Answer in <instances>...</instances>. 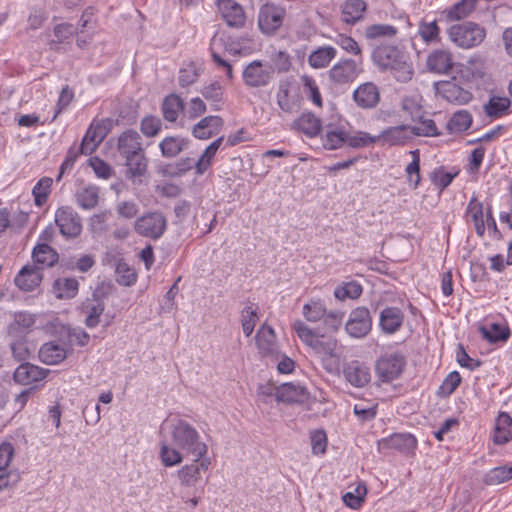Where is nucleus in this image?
<instances>
[{
  "instance_id": "nucleus-7",
  "label": "nucleus",
  "mask_w": 512,
  "mask_h": 512,
  "mask_svg": "<svg viewBox=\"0 0 512 512\" xmlns=\"http://www.w3.org/2000/svg\"><path fill=\"white\" fill-rule=\"evenodd\" d=\"M134 230L142 237L158 240L167 230V219L160 211H150L136 219Z\"/></svg>"
},
{
  "instance_id": "nucleus-38",
  "label": "nucleus",
  "mask_w": 512,
  "mask_h": 512,
  "mask_svg": "<svg viewBox=\"0 0 512 512\" xmlns=\"http://www.w3.org/2000/svg\"><path fill=\"white\" fill-rule=\"evenodd\" d=\"M79 291V282L76 278H57L52 284V292L58 299H72Z\"/></svg>"
},
{
  "instance_id": "nucleus-11",
  "label": "nucleus",
  "mask_w": 512,
  "mask_h": 512,
  "mask_svg": "<svg viewBox=\"0 0 512 512\" xmlns=\"http://www.w3.org/2000/svg\"><path fill=\"white\" fill-rule=\"evenodd\" d=\"M273 69L269 63L254 60L245 66L242 72L243 82L250 88L265 87L273 79Z\"/></svg>"
},
{
  "instance_id": "nucleus-27",
  "label": "nucleus",
  "mask_w": 512,
  "mask_h": 512,
  "mask_svg": "<svg viewBox=\"0 0 512 512\" xmlns=\"http://www.w3.org/2000/svg\"><path fill=\"white\" fill-rule=\"evenodd\" d=\"M42 281V275L38 267L24 266L15 276V285L26 292H31L37 288Z\"/></svg>"
},
{
  "instance_id": "nucleus-31",
  "label": "nucleus",
  "mask_w": 512,
  "mask_h": 512,
  "mask_svg": "<svg viewBox=\"0 0 512 512\" xmlns=\"http://www.w3.org/2000/svg\"><path fill=\"white\" fill-rule=\"evenodd\" d=\"M482 337L491 344L505 343L511 336V330L505 323H490L480 327Z\"/></svg>"
},
{
  "instance_id": "nucleus-53",
  "label": "nucleus",
  "mask_w": 512,
  "mask_h": 512,
  "mask_svg": "<svg viewBox=\"0 0 512 512\" xmlns=\"http://www.w3.org/2000/svg\"><path fill=\"white\" fill-rule=\"evenodd\" d=\"M458 174V170L447 172L444 166H439L430 173V180L432 184L442 192L452 183Z\"/></svg>"
},
{
  "instance_id": "nucleus-26",
  "label": "nucleus",
  "mask_w": 512,
  "mask_h": 512,
  "mask_svg": "<svg viewBox=\"0 0 512 512\" xmlns=\"http://www.w3.org/2000/svg\"><path fill=\"white\" fill-rule=\"evenodd\" d=\"M210 465V460L205 458V456L198 462L193 458V463L183 466L178 471V478L183 486L191 487L195 486L196 483L200 480V471L208 470Z\"/></svg>"
},
{
  "instance_id": "nucleus-21",
  "label": "nucleus",
  "mask_w": 512,
  "mask_h": 512,
  "mask_svg": "<svg viewBox=\"0 0 512 512\" xmlns=\"http://www.w3.org/2000/svg\"><path fill=\"white\" fill-rule=\"evenodd\" d=\"M49 370L31 364L29 362L21 363L13 373V379L21 385H30L42 381L48 375Z\"/></svg>"
},
{
  "instance_id": "nucleus-64",
  "label": "nucleus",
  "mask_w": 512,
  "mask_h": 512,
  "mask_svg": "<svg viewBox=\"0 0 512 512\" xmlns=\"http://www.w3.org/2000/svg\"><path fill=\"white\" fill-rule=\"evenodd\" d=\"M200 76V70L194 62H189L179 70L178 82L181 87L194 84Z\"/></svg>"
},
{
  "instance_id": "nucleus-30",
  "label": "nucleus",
  "mask_w": 512,
  "mask_h": 512,
  "mask_svg": "<svg viewBox=\"0 0 512 512\" xmlns=\"http://www.w3.org/2000/svg\"><path fill=\"white\" fill-rule=\"evenodd\" d=\"M185 103L183 99L175 94L171 93L164 97L161 103V112L165 121L174 123L177 121L179 114L184 111Z\"/></svg>"
},
{
  "instance_id": "nucleus-59",
  "label": "nucleus",
  "mask_w": 512,
  "mask_h": 512,
  "mask_svg": "<svg viewBox=\"0 0 512 512\" xmlns=\"http://www.w3.org/2000/svg\"><path fill=\"white\" fill-rule=\"evenodd\" d=\"M462 382V377L458 371L450 372L443 380L437 390V395L441 398H447L452 395Z\"/></svg>"
},
{
  "instance_id": "nucleus-40",
  "label": "nucleus",
  "mask_w": 512,
  "mask_h": 512,
  "mask_svg": "<svg viewBox=\"0 0 512 512\" xmlns=\"http://www.w3.org/2000/svg\"><path fill=\"white\" fill-rule=\"evenodd\" d=\"M294 126L308 137H315L322 130V122L311 112L303 113L294 121Z\"/></svg>"
},
{
  "instance_id": "nucleus-14",
  "label": "nucleus",
  "mask_w": 512,
  "mask_h": 512,
  "mask_svg": "<svg viewBox=\"0 0 512 512\" xmlns=\"http://www.w3.org/2000/svg\"><path fill=\"white\" fill-rule=\"evenodd\" d=\"M453 54L449 49H433L426 58V68L430 73L448 75L454 68Z\"/></svg>"
},
{
  "instance_id": "nucleus-1",
  "label": "nucleus",
  "mask_w": 512,
  "mask_h": 512,
  "mask_svg": "<svg viewBox=\"0 0 512 512\" xmlns=\"http://www.w3.org/2000/svg\"><path fill=\"white\" fill-rule=\"evenodd\" d=\"M371 59L380 72H389L397 82L407 83L414 76L410 54L398 45L382 44L375 47Z\"/></svg>"
},
{
  "instance_id": "nucleus-57",
  "label": "nucleus",
  "mask_w": 512,
  "mask_h": 512,
  "mask_svg": "<svg viewBox=\"0 0 512 512\" xmlns=\"http://www.w3.org/2000/svg\"><path fill=\"white\" fill-rule=\"evenodd\" d=\"M271 64L270 67L275 72L282 74L290 70L292 66L291 56L288 52L283 50H273L270 54Z\"/></svg>"
},
{
  "instance_id": "nucleus-49",
  "label": "nucleus",
  "mask_w": 512,
  "mask_h": 512,
  "mask_svg": "<svg viewBox=\"0 0 512 512\" xmlns=\"http://www.w3.org/2000/svg\"><path fill=\"white\" fill-rule=\"evenodd\" d=\"M258 319V306L247 302L246 306L241 311V325L246 337L251 336Z\"/></svg>"
},
{
  "instance_id": "nucleus-29",
  "label": "nucleus",
  "mask_w": 512,
  "mask_h": 512,
  "mask_svg": "<svg viewBox=\"0 0 512 512\" xmlns=\"http://www.w3.org/2000/svg\"><path fill=\"white\" fill-rule=\"evenodd\" d=\"M348 131L339 126L328 124L325 134L322 135V145L326 150H336L347 143Z\"/></svg>"
},
{
  "instance_id": "nucleus-51",
  "label": "nucleus",
  "mask_w": 512,
  "mask_h": 512,
  "mask_svg": "<svg viewBox=\"0 0 512 512\" xmlns=\"http://www.w3.org/2000/svg\"><path fill=\"white\" fill-rule=\"evenodd\" d=\"M412 156V161L406 166L405 173L407 177L408 184L416 189L421 183V174H420V151L415 149L410 151Z\"/></svg>"
},
{
  "instance_id": "nucleus-3",
  "label": "nucleus",
  "mask_w": 512,
  "mask_h": 512,
  "mask_svg": "<svg viewBox=\"0 0 512 512\" xmlns=\"http://www.w3.org/2000/svg\"><path fill=\"white\" fill-rule=\"evenodd\" d=\"M293 329L299 339L323 360L335 356L337 348V340L335 337L319 334L301 320L294 322Z\"/></svg>"
},
{
  "instance_id": "nucleus-4",
  "label": "nucleus",
  "mask_w": 512,
  "mask_h": 512,
  "mask_svg": "<svg viewBox=\"0 0 512 512\" xmlns=\"http://www.w3.org/2000/svg\"><path fill=\"white\" fill-rule=\"evenodd\" d=\"M449 40L462 49H470L480 45L486 37V30L479 24L467 21L451 25L447 29Z\"/></svg>"
},
{
  "instance_id": "nucleus-46",
  "label": "nucleus",
  "mask_w": 512,
  "mask_h": 512,
  "mask_svg": "<svg viewBox=\"0 0 512 512\" xmlns=\"http://www.w3.org/2000/svg\"><path fill=\"white\" fill-rule=\"evenodd\" d=\"M148 164L149 159L146 153H140L137 157L124 161V165L127 167V177L131 180H135L145 176L148 171Z\"/></svg>"
},
{
  "instance_id": "nucleus-56",
  "label": "nucleus",
  "mask_w": 512,
  "mask_h": 512,
  "mask_svg": "<svg viewBox=\"0 0 512 512\" xmlns=\"http://www.w3.org/2000/svg\"><path fill=\"white\" fill-rule=\"evenodd\" d=\"M201 94L207 101L211 102L213 110L218 111L221 109L223 102V88L218 81L205 86L201 90Z\"/></svg>"
},
{
  "instance_id": "nucleus-36",
  "label": "nucleus",
  "mask_w": 512,
  "mask_h": 512,
  "mask_svg": "<svg viewBox=\"0 0 512 512\" xmlns=\"http://www.w3.org/2000/svg\"><path fill=\"white\" fill-rule=\"evenodd\" d=\"M224 140V136L218 137L206 147L199 159L195 162V172L197 175H203L212 166L213 159Z\"/></svg>"
},
{
  "instance_id": "nucleus-33",
  "label": "nucleus",
  "mask_w": 512,
  "mask_h": 512,
  "mask_svg": "<svg viewBox=\"0 0 512 512\" xmlns=\"http://www.w3.org/2000/svg\"><path fill=\"white\" fill-rule=\"evenodd\" d=\"M367 4L363 0H346L341 6L342 21L354 25L363 18Z\"/></svg>"
},
{
  "instance_id": "nucleus-9",
  "label": "nucleus",
  "mask_w": 512,
  "mask_h": 512,
  "mask_svg": "<svg viewBox=\"0 0 512 512\" xmlns=\"http://www.w3.org/2000/svg\"><path fill=\"white\" fill-rule=\"evenodd\" d=\"M286 11L283 7L274 3H265L260 7L258 14V26L260 31L267 35H275L281 28Z\"/></svg>"
},
{
  "instance_id": "nucleus-43",
  "label": "nucleus",
  "mask_w": 512,
  "mask_h": 512,
  "mask_svg": "<svg viewBox=\"0 0 512 512\" xmlns=\"http://www.w3.org/2000/svg\"><path fill=\"white\" fill-rule=\"evenodd\" d=\"M35 324V318L27 312H18L14 315V320L9 324L7 332L10 336H20L31 330Z\"/></svg>"
},
{
  "instance_id": "nucleus-55",
  "label": "nucleus",
  "mask_w": 512,
  "mask_h": 512,
  "mask_svg": "<svg viewBox=\"0 0 512 512\" xmlns=\"http://www.w3.org/2000/svg\"><path fill=\"white\" fill-rule=\"evenodd\" d=\"M398 30L395 26L389 24H372L365 29V38L368 40H377L381 38H393Z\"/></svg>"
},
{
  "instance_id": "nucleus-48",
  "label": "nucleus",
  "mask_w": 512,
  "mask_h": 512,
  "mask_svg": "<svg viewBox=\"0 0 512 512\" xmlns=\"http://www.w3.org/2000/svg\"><path fill=\"white\" fill-rule=\"evenodd\" d=\"M159 457L165 467L179 465L183 461V454L176 446L172 447L166 440L160 442Z\"/></svg>"
},
{
  "instance_id": "nucleus-25",
  "label": "nucleus",
  "mask_w": 512,
  "mask_h": 512,
  "mask_svg": "<svg viewBox=\"0 0 512 512\" xmlns=\"http://www.w3.org/2000/svg\"><path fill=\"white\" fill-rule=\"evenodd\" d=\"M275 397L278 402L302 404L308 398V392L303 386L293 383H284L276 388Z\"/></svg>"
},
{
  "instance_id": "nucleus-28",
  "label": "nucleus",
  "mask_w": 512,
  "mask_h": 512,
  "mask_svg": "<svg viewBox=\"0 0 512 512\" xmlns=\"http://www.w3.org/2000/svg\"><path fill=\"white\" fill-rule=\"evenodd\" d=\"M190 145V140L182 136H166L159 143L164 158H175Z\"/></svg>"
},
{
  "instance_id": "nucleus-60",
  "label": "nucleus",
  "mask_w": 512,
  "mask_h": 512,
  "mask_svg": "<svg viewBox=\"0 0 512 512\" xmlns=\"http://www.w3.org/2000/svg\"><path fill=\"white\" fill-rule=\"evenodd\" d=\"M75 30L72 24L69 23H60L57 24L53 29V34L56 39H53L49 42V47L51 50H57L58 45L64 43L71 39L75 34Z\"/></svg>"
},
{
  "instance_id": "nucleus-16",
  "label": "nucleus",
  "mask_w": 512,
  "mask_h": 512,
  "mask_svg": "<svg viewBox=\"0 0 512 512\" xmlns=\"http://www.w3.org/2000/svg\"><path fill=\"white\" fill-rule=\"evenodd\" d=\"M405 314L396 306H387L379 314V327L382 333L393 335L398 332L404 323Z\"/></svg>"
},
{
  "instance_id": "nucleus-37",
  "label": "nucleus",
  "mask_w": 512,
  "mask_h": 512,
  "mask_svg": "<svg viewBox=\"0 0 512 512\" xmlns=\"http://www.w3.org/2000/svg\"><path fill=\"white\" fill-rule=\"evenodd\" d=\"M66 358L65 348L56 342H47L39 350V359L47 365H55Z\"/></svg>"
},
{
  "instance_id": "nucleus-50",
  "label": "nucleus",
  "mask_w": 512,
  "mask_h": 512,
  "mask_svg": "<svg viewBox=\"0 0 512 512\" xmlns=\"http://www.w3.org/2000/svg\"><path fill=\"white\" fill-rule=\"evenodd\" d=\"M512 479V465L498 466L489 470L483 478L484 484L488 486L499 485Z\"/></svg>"
},
{
  "instance_id": "nucleus-5",
  "label": "nucleus",
  "mask_w": 512,
  "mask_h": 512,
  "mask_svg": "<svg viewBox=\"0 0 512 512\" xmlns=\"http://www.w3.org/2000/svg\"><path fill=\"white\" fill-rule=\"evenodd\" d=\"M363 71L364 59L341 58L327 71V76L334 86H343L353 83Z\"/></svg>"
},
{
  "instance_id": "nucleus-8",
  "label": "nucleus",
  "mask_w": 512,
  "mask_h": 512,
  "mask_svg": "<svg viewBox=\"0 0 512 512\" xmlns=\"http://www.w3.org/2000/svg\"><path fill=\"white\" fill-rule=\"evenodd\" d=\"M373 318L370 310L365 306L352 309L345 323L346 333L355 339L365 338L372 330Z\"/></svg>"
},
{
  "instance_id": "nucleus-52",
  "label": "nucleus",
  "mask_w": 512,
  "mask_h": 512,
  "mask_svg": "<svg viewBox=\"0 0 512 512\" xmlns=\"http://www.w3.org/2000/svg\"><path fill=\"white\" fill-rule=\"evenodd\" d=\"M363 293V288L359 282L352 280L339 285L334 290V296L338 300L358 299Z\"/></svg>"
},
{
  "instance_id": "nucleus-10",
  "label": "nucleus",
  "mask_w": 512,
  "mask_h": 512,
  "mask_svg": "<svg viewBox=\"0 0 512 512\" xmlns=\"http://www.w3.org/2000/svg\"><path fill=\"white\" fill-rule=\"evenodd\" d=\"M55 223L66 239L77 238L82 232V221L71 206H61L55 212Z\"/></svg>"
},
{
  "instance_id": "nucleus-18",
  "label": "nucleus",
  "mask_w": 512,
  "mask_h": 512,
  "mask_svg": "<svg viewBox=\"0 0 512 512\" xmlns=\"http://www.w3.org/2000/svg\"><path fill=\"white\" fill-rule=\"evenodd\" d=\"M218 9L229 27L241 28L245 25L246 15L243 7L234 0H219Z\"/></svg>"
},
{
  "instance_id": "nucleus-34",
  "label": "nucleus",
  "mask_w": 512,
  "mask_h": 512,
  "mask_svg": "<svg viewBox=\"0 0 512 512\" xmlns=\"http://www.w3.org/2000/svg\"><path fill=\"white\" fill-rule=\"evenodd\" d=\"M32 258L41 269L53 267L59 261L57 251L47 243H38L32 251Z\"/></svg>"
},
{
  "instance_id": "nucleus-54",
  "label": "nucleus",
  "mask_w": 512,
  "mask_h": 512,
  "mask_svg": "<svg viewBox=\"0 0 512 512\" xmlns=\"http://www.w3.org/2000/svg\"><path fill=\"white\" fill-rule=\"evenodd\" d=\"M366 494H367L366 485L364 483H359L354 488V491L346 492L342 496V500L347 507H349L353 510H358L361 508L362 504L364 503Z\"/></svg>"
},
{
  "instance_id": "nucleus-45",
  "label": "nucleus",
  "mask_w": 512,
  "mask_h": 512,
  "mask_svg": "<svg viewBox=\"0 0 512 512\" xmlns=\"http://www.w3.org/2000/svg\"><path fill=\"white\" fill-rule=\"evenodd\" d=\"M75 198L79 207L91 210L98 205L99 188L96 185H87L76 192Z\"/></svg>"
},
{
  "instance_id": "nucleus-42",
  "label": "nucleus",
  "mask_w": 512,
  "mask_h": 512,
  "mask_svg": "<svg viewBox=\"0 0 512 512\" xmlns=\"http://www.w3.org/2000/svg\"><path fill=\"white\" fill-rule=\"evenodd\" d=\"M478 2L479 0H460L443 13L449 21H460L471 15Z\"/></svg>"
},
{
  "instance_id": "nucleus-12",
  "label": "nucleus",
  "mask_w": 512,
  "mask_h": 512,
  "mask_svg": "<svg viewBox=\"0 0 512 512\" xmlns=\"http://www.w3.org/2000/svg\"><path fill=\"white\" fill-rule=\"evenodd\" d=\"M418 445L416 437L411 433H393L377 441L379 452L395 450L401 454L414 453Z\"/></svg>"
},
{
  "instance_id": "nucleus-39",
  "label": "nucleus",
  "mask_w": 512,
  "mask_h": 512,
  "mask_svg": "<svg viewBox=\"0 0 512 512\" xmlns=\"http://www.w3.org/2000/svg\"><path fill=\"white\" fill-rule=\"evenodd\" d=\"M336 56L337 50L333 46L318 47L308 56V64L314 69L326 68Z\"/></svg>"
},
{
  "instance_id": "nucleus-20",
  "label": "nucleus",
  "mask_w": 512,
  "mask_h": 512,
  "mask_svg": "<svg viewBox=\"0 0 512 512\" xmlns=\"http://www.w3.org/2000/svg\"><path fill=\"white\" fill-rule=\"evenodd\" d=\"M105 310L103 299L93 294L92 298H87L82 302L81 313L85 316L84 324L87 328H96L101 322V316Z\"/></svg>"
},
{
  "instance_id": "nucleus-61",
  "label": "nucleus",
  "mask_w": 512,
  "mask_h": 512,
  "mask_svg": "<svg viewBox=\"0 0 512 512\" xmlns=\"http://www.w3.org/2000/svg\"><path fill=\"white\" fill-rule=\"evenodd\" d=\"M53 180L50 177L41 178L33 187L32 194L37 206H42L46 203L48 196L51 192Z\"/></svg>"
},
{
  "instance_id": "nucleus-44",
  "label": "nucleus",
  "mask_w": 512,
  "mask_h": 512,
  "mask_svg": "<svg viewBox=\"0 0 512 512\" xmlns=\"http://www.w3.org/2000/svg\"><path fill=\"white\" fill-rule=\"evenodd\" d=\"M142 146V138L134 129H126L117 138L116 149L119 155L133 149L140 150Z\"/></svg>"
},
{
  "instance_id": "nucleus-19",
  "label": "nucleus",
  "mask_w": 512,
  "mask_h": 512,
  "mask_svg": "<svg viewBox=\"0 0 512 512\" xmlns=\"http://www.w3.org/2000/svg\"><path fill=\"white\" fill-rule=\"evenodd\" d=\"M344 378L356 388L365 387L371 380L370 369L358 360H352L343 367Z\"/></svg>"
},
{
  "instance_id": "nucleus-62",
  "label": "nucleus",
  "mask_w": 512,
  "mask_h": 512,
  "mask_svg": "<svg viewBox=\"0 0 512 512\" xmlns=\"http://www.w3.org/2000/svg\"><path fill=\"white\" fill-rule=\"evenodd\" d=\"M335 43L346 53L354 56V58L364 59L360 45L351 36L346 34H338L335 38Z\"/></svg>"
},
{
  "instance_id": "nucleus-24",
  "label": "nucleus",
  "mask_w": 512,
  "mask_h": 512,
  "mask_svg": "<svg viewBox=\"0 0 512 512\" xmlns=\"http://www.w3.org/2000/svg\"><path fill=\"white\" fill-rule=\"evenodd\" d=\"M411 128L412 126L408 124L388 127L382 130L378 137L390 146H403L414 137Z\"/></svg>"
},
{
  "instance_id": "nucleus-63",
  "label": "nucleus",
  "mask_w": 512,
  "mask_h": 512,
  "mask_svg": "<svg viewBox=\"0 0 512 512\" xmlns=\"http://www.w3.org/2000/svg\"><path fill=\"white\" fill-rule=\"evenodd\" d=\"M162 129V121L154 115H146L140 121V131L147 138L157 136Z\"/></svg>"
},
{
  "instance_id": "nucleus-23",
  "label": "nucleus",
  "mask_w": 512,
  "mask_h": 512,
  "mask_svg": "<svg viewBox=\"0 0 512 512\" xmlns=\"http://www.w3.org/2000/svg\"><path fill=\"white\" fill-rule=\"evenodd\" d=\"M255 341L259 353L262 356H278L276 335L274 329L271 326L267 324L261 325L256 333Z\"/></svg>"
},
{
  "instance_id": "nucleus-2",
  "label": "nucleus",
  "mask_w": 512,
  "mask_h": 512,
  "mask_svg": "<svg viewBox=\"0 0 512 512\" xmlns=\"http://www.w3.org/2000/svg\"><path fill=\"white\" fill-rule=\"evenodd\" d=\"M171 439L178 449L195 458L196 462L207 454L208 447L201 440L199 432L183 419H178L171 425Z\"/></svg>"
},
{
  "instance_id": "nucleus-41",
  "label": "nucleus",
  "mask_w": 512,
  "mask_h": 512,
  "mask_svg": "<svg viewBox=\"0 0 512 512\" xmlns=\"http://www.w3.org/2000/svg\"><path fill=\"white\" fill-rule=\"evenodd\" d=\"M473 122L472 114L467 110H459L453 113L446 123L449 134H459L468 130Z\"/></svg>"
},
{
  "instance_id": "nucleus-17",
  "label": "nucleus",
  "mask_w": 512,
  "mask_h": 512,
  "mask_svg": "<svg viewBox=\"0 0 512 512\" xmlns=\"http://www.w3.org/2000/svg\"><path fill=\"white\" fill-rule=\"evenodd\" d=\"M437 93L450 103L464 105L469 103L473 95L452 81H441L436 85Z\"/></svg>"
},
{
  "instance_id": "nucleus-22",
  "label": "nucleus",
  "mask_w": 512,
  "mask_h": 512,
  "mask_svg": "<svg viewBox=\"0 0 512 512\" xmlns=\"http://www.w3.org/2000/svg\"><path fill=\"white\" fill-rule=\"evenodd\" d=\"M224 121L218 115H210L202 118L192 128V135L199 140H207L219 134L223 128Z\"/></svg>"
},
{
  "instance_id": "nucleus-58",
  "label": "nucleus",
  "mask_w": 512,
  "mask_h": 512,
  "mask_svg": "<svg viewBox=\"0 0 512 512\" xmlns=\"http://www.w3.org/2000/svg\"><path fill=\"white\" fill-rule=\"evenodd\" d=\"M326 306L320 299L310 300L303 306V316L309 322H317L323 319L326 312Z\"/></svg>"
},
{
  "instance_id": "nucleus-32",
  "label": "nucleus",
  "mask_w": 512,
  "mask_h": 512,
  "mask_svg": "<svg viewBox=\"0 0 512 512\" xmlns=\"http://www.w3.org/2000/svg\"><path fill=\"white\" fill-rule=\"evenodd\" d=\"M512 440V418L506 412H501L496 419L493 441L497 445H504Z\"/></svg>"
},
{
  "instance_id": "nucleus-13",
  "label": "nucleus",
  "mask_w": 512,
  "mask_h": 512,
  "mask_svg": "<svg viewBox=\"0 0 512 512\" xmlns=\"http://www.w3.org/2000/svg\"><path fill=\"white\" fill-rule=\"evenodd\" d=\"M112 122L111 119L105 118L90 124L80 144L84 155H91L98 148L110 132Z\"/></svg>"
},
{
  "instance_id": "nucleus-35",
  "label": "nucleus",
  "mask_w": 512,
  "mask_h": 512,
  "mask_svg": "<svg viewBox=\"0 0 512 512\" xmlns=\"http://www.w3.org/2000/svg\"><path fill=\"white\" fill-rule=\"evenodd\" d=\"M441 29L436 20L429 21L423 18L418 24L417 35L426 45L438 44L441 42Z\"/></svg>"
},
{
  "instance_id": "nucleus-6",
  "label": "nucleus",
  "mask_w": 512,
  "mask_h": 512,
  "mask_svg": "<svg viewBox=\"0 0 512 512\" xmlns=\"http://www.w3.org/2000/svg\"><path fill=\"white\" fill-rule=\"evenodd\" d=\"M406 363L402 352L382 354L375 362V374L379 381L390 383L402 375Z\"/></svg>"
},
{
  "instance_id": "nucleus-47",
  "label": "nucleus",
  "mask_w": 512,
  "mask_h": 512,
  "mask_svg": "<svg viewBox=\"0 0 512 512\" xmlns=\"http://www.w3.org/2000/svg\"><path fill=\"white\" fill-rule=\"evenodd\" d=\"M511 101L507 97L491 96L484 105L485 114L493 119L502 117L510 108Z\"/></svg>"
},
{
  "instance_id": "nucleus-15",
  "label": "nucleus",
  "mask_w": 512,
  "mask_h": 512,
  "mask_svg": "<svg viewBox=\"0 0 512 512\" xmlns=\"http://www.w3.org/2000/svg\"><path fill=\"white\" fill-rule=\"evenodd\" d=\"M353 101L361 109L375 108L381 99L380 90L373 82L360 84L352 94Z\"/></svg>"
}]
</instances>
